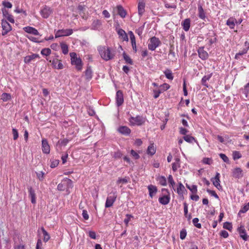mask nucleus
<instances>
[{
  "label": "nucleus",
  "instance_id": "f257e3e1",
  "mask_svg": "<svg viewBox=\"0 0 249 249\" xmlns=\"http://www.w3.org/2000/svg\"><path fill=\"white\" fill-rule=\"evenodd\" d=\"M97 50L101 57L105 61H108L114 58L115 54L111 51L109 47L100 46L98 47Z\"/></svg>",
  "mask_w": 249,
  "mask_h": 249
},
{
  "label": "nucleus",
  "instance_id": "f03ea898",
  "mask_svg": "<svg viewBox=\"0 0 249 249\" xmlns=\"http://www.w3.org/2000/svg\"><path fill=\"white\" fill-rule=\"evenodd\" d=\"M130 125L132 126L142 125L145 122V118L142 116L137 115L136 117L131 116L128 119Z\"/></svg>",
  "mask_w": 249,
  "mask_h": 249
},
{
  "label": "nucleus",
  "instance_id": "7ed1b4c3",
  "mask_svg": "<svg viewBox=\"0 0 249 249\" xmlns=\"http://www.w3.org/2000/svg\"><path fill=\"white\" fill-rule=\"evenodd\" d=\"M117 196V193L116 191L111 192L107 197L106 202L105 203L106 208L111 207L114 202L116 201Z\"/></svg>",
  "mask_w": 249,
  "mask_h": 249
},
{
  "label": "nucleus",
  "instance_id": "20e7f679",
  "mask_svg": "<svg viewBox=\"0 0 249 249\" xmlns=\"http://www.w3.org/2000/svg\"><path fill=\"white\" fill-rule=\"evenodd\" d=\"M160 44L161 41L160 40L159 38L156 36H153L150 39L148 47L149 50L154 51Z\"/></svg>",
  "mask_w": 249,
  "mask_h": 249
},
{
  "label": "nucleus",
  "instance_id": "39448f33",
  "mask_svg": "<svg viewBox=\"0 0 249 249\" xmlns=\"http://www.w3.org/2000/svg\"><path fill=\"white\" fill-rule=\"evenodd\" d=\"M71 57V63L72 65L76 66L77 70L80 71L82 69V61L80 58H77L76 54L74 53H70Z\"/></svg>",
  "mask_w": 249,
  "mask_h": 249
},
{
  "label": "nucleus",
  "instance_id": "423d86ee",
  "mask_svg": "<svg viewBox=\"0 0 249 249\" xmlns=\"http://www.w3.org/2000/svg\"><path fill=\"white\" fill-rule=\"evenodd\" d=\"M71 187H72V181L68 178L63 179L57 185V189L61 191L65 190L66 188Z\"/></svg>",
  "mask_w": 249,
  "mask_h": 249
},
{
  "label": "nucleus",
  "instance_id": "0eeeda50",
  "mask_svg": "<svg viewBox=\"0 0 249 249\" xmlns=\"http://www.w3.org/2000/svg\"><path fill=\"white\" fill-rule=\"evenodd\" d=\"M53 13L52 9L46 5L42 7L40 11V14L44 18H47Z\"/></svg>",
  "mask_w": 249,
  "mask_h": 249
},
{
  "label": "nucleus",
  "instance_id": "6e6552de",
  "mask_svg": "<svg viewBox=\"0 0 249 249\" xmlns=\"http://www.w3.org/2000/svg\"><path fill=\"white\" fill-rule=\"evenodd\" d=\"M73 31L71 29H61L58 30L55 34V37L57 38L63 36H69L71 35Z\"/></svg>",
  "mask_w": 249,
  "mask_h": 249
},
{
  "label": "nucleus",
  "instance_id": "1a4fd4ad",
  "mask_svg": "<svg viewBox=\"0 0 249 249\" xmlns=\"http://www.w3.org/2000/svg\"><path fill=\"white\" fill-rule=\"evenodd\" d=\"M1 26L2 28V35L5 36L8 32L12 30V27L10 24L7 22L6 20L2 19L1 20Z\"/></svg>",
  "mask_w": 249,
  "mask_h": 249
},
{
  "label": "nucleus",
  "instance_id": "9d476101",
  "mask_svg": "<svg viewBox=\"0 0 249 249\" xmlns=\"http://www.w3.org/2000/svg\"><path fill=\"white\" fill-rule=\"evenodd\" d=\"M115 99L117 107H120L123 104L124 102V95L121 90H119L117 91Z\"/></svg>",
  "mask_w": 249,
  "mask_h": 249
},
{
  "label": "nucleus",
  "instance_id": "9b49d317",
  "mask_svg": "<svg viewBox=\"0 0 249 249\" xmlns=\"http://www.w3.org/2000/svg\"><path fill=\"white\" fill-rule=\"evenodd\" d=\"M245 48L243 49L242 50L240 51L238 53H237L235 55V59H238L239 58V56L242 55H244L247 53L248 50H249V42L247 41H245L244 43Z\"/></svg>",
  "mask_w": 249,
  "mask_h": 249
},
{
  "label": "nucleus",
  "instance_id": "f8f14e48",
  "mask_svg": "<svg viewBox=\"0 0 249 249\" xmlns=\"http://www.w3.org/2000/svg\"><path fill=\"white\" fill-rule=\"evenodd\" d=\"M232 176L235 178L239 179L243 177V170L240 167H236L232 170Z\"/></svg>",
  "mask_w": 249,
  "mask_h": 249
},
{
  "label": "nucleus",
  "instance_id": "ddd939ff",
  "mask_svg": "<svg viewBox=\"0 0 249 249\" xmlns=\"http://www.w3.org/2000/svg\"><path fill=\"white\" fill-rule=\"evenodd\" d=\"M42 150L44 154H49L50 152V147L47 140L43 139L42 140Z\"/></svg>",
  "mask_w": 249,
  "mask_h": 249
},
{
  "label": "nucleus",
  "instance_id": "4468645a",
  "mask_svg": "<svg viewBox=\"0 0 249 249\" xmlns=\"http://www.w3.org/2000/svg\"><path fill=\"white\" fill-rule=\"evenodd\" d=\"M197 53L199 57L202 60H206L209 57V54L208 53L204 50V47L199 48L197 50Z\"/></svg>",
  "mask_w": 249,
  "mask_h": 249
},
{
  "label": "nucleus",
  "instance_id": "2eb2a0df",
  "mask_svg": "<svg viewBox=\"0 0 249 249\" xmlns=\"http://www.w3.org/2000/svg\"><path fill=\"white\" fill-rule=\"evenodd\" d=\"M52 63L53 67L57 69L60 70L63 68V65L62 64L60 60L58 58H53L52 60L50 61Z\"/></svg>",
  "mask_w": 249,
  "mask_h": 249
},
{
  "label": "nucleus",
  "instance_id": "dca6fc26",
  "mask_svg": "<svg viewBox=\"0 0 249 249\" xmlns=\"http://www.w3.org/2000/svg\"><path fill=\"white\" fill-rule=\"evenodd\" d=\"M118 132L124 135H128L131 133L130 129L126 126H121L118 128Z\"/></svg>",
  "mask_w": 249,
  "mask_h": 249
},
{
  "label": "nucleus",
  "instance_id": "f3484780",
  "mask_svg": "<svg viewBox=\"0 0 249 249\" xmlns=\"http://www.w3.org/2000/svg\"><path fill=\"white\" fill-rule=\"evenodd\" d=\"M170 200V195H164L159 198V202L164 205L168 204L169 203Z\"/></svg>",
  "mask_w": 249,
  "mask_h": 249
},
{
  "label": "nucleus",
  "instance_id": "a211bd4d",
  "mask_svg": "<svg viewBox=\"0 0 249 249\" xmlns=\"http://www.w3.org/2000/svg\"><path fill=\"white\" fill-rule=\"evenodd\" d=\"M24 31L29 34H33L34 35L37 36L39 35L38 31L34 27L30 26H27L23 28Z\"/></svg>",
  "mask_w": 249,
  "mask_h": 249
},
{
  "label": "nucleus",
  "instance_id": "6ab92c4d",
  "mask_svg": "<svg viewBox=\"0 0 249 249\" xmlns=\"http://www.w3.org/2000/svg\"><path fill=\"white\" fill-rule=\"evenodd\" d=\"M28 190L29 193V196L31 198L32 203L35 204L36 203V197L35 191L31 186L28 187Z\"/></svg>",
  "mask_w": 249,
  "mask_h": 249
},
{
  "label": "nucleus",
  "instance_id": "aec40b11",
  "mask_svg": "<svg viewBox=\"0 0 249 249\" xmlns=\"http://www.w3.org/2000/svg\"><path fill=\"white\" fill-rule=\"evenodd\" d=\"M191 20L190 18H186L181 22V25L183 27V30L187 32L189 31L190 28Z\"/></svg>",
  "mask_w": 249,
  "mask_h": 249
},
{
  "label": "nucleus",
  "instance_id": "412c9836",
  "mask_svg": "<svg viewBox=\"0 0 249 249\" xmlns=\"http://www.w3.org/2000/svg\"><path fill=\"white\" fill-rule=\"evenodd\" d=\"M198 17L206 21V19L207 18L205 16V13L203 10L202 6L201 5H198Z\"/></svg>",
  "mask_w": 249,
  "mask_h": 249
},
{
  "label": "nucleus",
  "instance_id": "4be33fe9",
  "mask_svg": "<svg viewBox=\"0 0 249 249\" xmlns=\"http://www.w3.org/2000/svg\"><path fill=\"white\" fill-rule=\"evenodd\" d=\"M117 13L122 18H125L126 15V12L121 5L117 6Z\"/></svg>",
  "mask_w": 249,
  "mask_h": 249
},
{
  "label": "nucleus",
  "instance_id": "5701e85b",
  "mask_svg": "<svg viewBox=\"0 0 249 249\" xmlns=\"http://www.w3.org/2000/svg\"><path fill=\"white\" fill-rule=\"evenodd\" d=\"M148 189L149 191V196L151 198L153 197V196L156 194L158 191L157 187L153 185H149L148 186Z\"/></svg>",
  "mask_w": 249,
  "mask_h": 249
},
{
  "label": "nucleus",
  "instance_id": "b1692460",
  "mask_svg": "<svg viewBox=\"0 0 249 249\" xmlns=\"http://www.w3.org/2000/svg\"><path fill=\"white\" fill-rule=\"evenodd\" d=\"M2 14L3 16L7 19V20L13 23L15 22V20L13 16L9 14L6 10H3Z\"/></svg>",
  "mask_w": 249,
  "mask_h": 249
},
{
  "label": "nucleus",
  "instance_id": "393cba45",
  "mask_svg": "<svg viewBox=\"0 0 249 249\" xmlns=\"http://www.w3.org/2000/svg\"><path fill=\"white\" fill-rule=\"evenodd\" d=\"M39 56L37 54L33 53L32 55L26 56L24 57V61L25 63H29L32 60L36 58H39Z\"/></svg>",
  "mask_w": 249,
  "mask_h": 249
},
{
  "label": "nucleus",
  "instance_id": "a878e982",
  "mask_svg": "<svg viewBox=\"0 0 249 249\" xmlns=\"http://www.w3.org/2000/svg\"><path fill=\"white\" fill-rule=\"evenodd\" d=\"M145 11V3L143 0L140 1L138 3V13L142 16Z\"/></svg>",
  "mask_w": 249,
  "mask_h": 249
},
{
  "label": "nucleus",
  "instance_id": "bb28decb",
  "mask_svg": "<svg viewBox=\"0 0 249 249\" xmlns=\"http://www.w3.org/2000/svg\"><path fill=\"white\" fill-rule=\"evenodd\" d=\"M117 33L119 36L121 37L123 40L127 41L128 40L127 35L124 30L120 29L118 30Z\"/></svg>",
  "mask_w": 249,
  "mask_h": 249
},
{
  "label": "nucleus",
  "instance_id": "cd10ccee",
  "mask_svg": "<svg viewBox=\"0 0 249 249\" xmlns=\"http://www.w3.org/2000/svg\"><path fill=\"white\" fill-rule=\"evenodd\" d=\"M238 231L240 233V237L245 241L247 240L248 235L246 234V231L243 227H240L238 229Z\"/></svg>",
  "mask_w": 249,
  "mask_h": 249
},
{
  "label": "nucleus",
  "instance_id": "c85d7f7f",
  "mask_svg": "<svg viewBox=\"0 0 249 249\" xmlns=\"http://www.w3.org/2000/svg\"><path fill=\"white\" fill-rule=\"evenodd\" d=\"M185 191H186L185 187L181 182H179L177 189V193L180 196L183 195Z\"/></svg>",
  "mask_w": 249,
  "mask_h": 249
},
{
  "label": "nucleus",
  "instance_id": "c756f323",
  "mask_svg": "<svg viewBox=\"0 0 249 249\" xmlns=\"http://www.w3.org/2000/svg\"><path fill=\"white\" fill-rule=\"evenodd\" d=\"M219 178L220 174L219 173H216L215 177L212 178L211 181L213 182V183L215 187L218 186L220 184V181Z\"/></svg>",
  "mask_w": 249,
  "mask_h": 249
},
{
  "label": "nucleus",
  "instance_id": "7c9ffc66",
  "mask_svg": "<svg viewBox=\"0 0 249 249\" xmlns=\"http://www.w3.org/2000/svg\"><path fill=\"white\" fill-rule=\"evenodd\" d=\"M156 148L155 147L154 143H151L149 146H148L147 149V153L148 155L152 156L156 153Z\"/></svg>",
  "mask_w": 249,
  "mask_h": 249
},
{
  "label": "nucleus",
  "instance_id": "2f4dec72",
  "mask_svg": "<svg viewBox=\"0 0 249 249\" xmlns=\"http://www.w3.org/2000/svg\"><path fill=\"white\" fill-rule=\"evenodd\" d=\"M213 73H211L210 74H208L207 75H205L201 79V84L206 87H208V84L206 83V81L209 80V79L212 77Z\"/></svg>",
  "mask_w": 249,
  "mask_h": 249
},
{
  "label": "nucleus",
  "instance_id": "473e14b6",
  "mask_svg": "<svg viewBox=\"0 0 249 249\" xmlns=\"http://www.w3.org/2000/svg\"><path fill=\"white\" fill-rule=\"evenodd\" d=\"M157 180L159 181V183L162 186H166L167 181L165 177L159 176L157 178Z\"/></svg>",
  "mask_w": 249,
  "mask_h": 249
},
{
  "label": "nucleus",
  "instance_id": "72a5a7b5",
  "mask_svg": "<svg viewBox=\"0 0 249 249\" xmlns=\"http://www.w3.org/2000/svg\"><path fill=\"white\" fill-rule=\"evenodd\" d=\"M164 73L166 76V77L169 80H173L174 78V76L173 75L172 71L169 69H166L164 71Z\"/></svg>",
  "mask_w": 249,
  "mask_h": 249
},
{
  "label": "nucleus",
  "instance_id": "f704fd0d",
  "mask_svg": "<svg viewBox=\"0 0 249 249\" xmlns=\"http://www.w3.org/2000/svg\"><path fill=\"white\" fill-rule=\"evenodd\" d=\"M236 20L235 19L233 18H229L226 22V24L231 29H234L235 26L234 21Z\"/></svg>",
  "mask_w": 249,
  "mask_h": 249
},
{
  "label": "nucleus",
  "instance_id": "c9c22d12",
  "mask_svg": "<svg viewBox=\"0 0 249 249\" xmlns=\"http://www.w3.org/2000/svg\"><path fill=\"white\" fill-rule=\"evenodd\" d=\"M92 71L90 67H88L85 71V76L86 78L88 79H90L92 78Z\"/></svg>",
  "mask_w": 249,
  "mask_h": 249
},
{
  "label": "nucleus",
  "instance_id": "e433bc0d",
  "mask_svg": "<svg viewBox=\"0 0 249 249\" xmlns=\"http://www.w3.org/2000/svg\"><path fill=\"white\" fill-rule=\"evenodd\" d=\"M41 230L44 236L43 240L45 242H47L50 239V236L43 227H42Z\"/></svg>",
  "mask_w": 249,
  "mask_h": 249
},
{
  "label": "nucleus",
  "instance_id": "4c0bfd02",
  "mask_svg": "<svg viewBox=\"0 0 249 249\" xmlns=\"http://www.w3.org/2000/svg\"><path fill=\"white\" fill-rule=\"evenodd\" d=\"M179 159L177 158L176 159V161L172 163V170L174 172H176L179 167Z\"/></svg>",
  "mask_w": 249,
  "mask_h": 249
},
{
  "label": "nucleus",
  "instance_id": "58836bf2",
  "mask_svg": "<svg viewBox=\"0 0 249 249\" xmlns=\"http://www.w3.org/2000/svg\"><path fill=\"white\" fill-rule=\"evenodd\" d=\"M11 98V96L10 94L7 93H3L2 94L1 96V99L3 102H6L9 100H10Z\"/></svg>",
  "mask_w": 249,
  "mask_h": 249
},
{
  "label": "nucleus",
  "instance_id": "ea45409f",
  "mask_svg": "<svg viewBox=\"0 0 249 249\" xmlns=\"http://www.w3.org/2000/svg\"><path fill=\"white\" fill-rule=\"evenodd\" d=\"M186 187L189 189L193 194H196L197 192V186L193 185L192 186H189L187 184H186Z\"/></svg>",
  "mask_w": 249,
  "mask_h": 249
},
{
  "label": "nucleus",
  "instance_id": "a19ab883",
  "mask_svg": "<svg viewBox=\"0 0 249 249\" xmlns=\"http://www.w3.org/2000/svg\"><path fill=\"white\" fill-rule=\"evenodd\" d=\"M242 92L245 95V97L248 98L249 93V82L244 86Z\"/></svg>",
  "mask_w": 249,
  "mask_h": 249
},
{
  "label": "nucleus",
  "instance_id": "79ce46f5",
  "mask_svg": "<svg viewBox=\"0 0 249 249\" xmlns=\"http://www.w3.org/2000/svg\"><path fill=\"white\" fill-rule=\"evenodd\" d=\"M61 48L64 54H66L68 53V46L66 44L63 43H61Z\"/></svg>",
  "mask_w": 249,
  "mask_h": 249
},
{
  "label": "nucleus",
  "instance_id": "37998d69",
  "mask_svg": "<svg viewBox=\"0 0 249 249\" xmlns=\"http://www.w3.org/2000/svg\"><path fill=\"white\" fill-rule=\"evenodd\" d=\"M183 139L186 142L190 143H192L194 141H195V138L190 135L184 136Z\"/></svg>",
  "mask_w": 249,
  "mask_h": 249
},
{
  "label": "nucleus",
  "instance_id": "c03bdc74",
  "mask_svg": "<svg viewBox=\"0 0 249 249\" xmlns=\"http://www.w3.org/2000/svg\"><path fill=\"white\" fill-rule=\"evenodd\" d=\"M51 53V50L49 48L43 49L41 51V53L43 55L48 56Z\"/></svg>",
  "mask_w": 249,
  "mask_h": 249
},
{
  "label": "nucleus",
  "instance_id": "a18cd8bd",
  "mask_svg": "<svg viewBox=\"0 0 249 249\" xmlns=\"http://www.w3.org/2000/svg\"><path fill=\"white\" fill-rule=\"evenodd\" d=\"M37 178L40 180L42 181L44 178L45 173L42 171L36 172Z\"/></svg>",
  "mask_w": 249,
  "mask_h": 249
},
{
  "label": "nucleus",
  "instance_id": "49530a36",
  "mask_svg": "<svg viewBox=\"0 0 249 249\" xmlns=\"http://www.w3.org/2000/svg\"><path fill=\"white\" fill-rule=\"evenodd\" d=\"M232 156L233 160H238L241 158V154L239 151H233L232 153Z\"/></svg>",
  "mask_w": 249,
  "mask_h": 249
},
{
  "label": "nucleus",
  "instance_id": "de8ad7c7",
  "mask_svg": "<svg viewBox=\"0 0 249 249\" xmlns=\"http://www.w3.org/2000/svg\"><path fill=\"white\" fill-rule=\"evenodd\" d=\"M198 221H199V219L198 218H195L193 219V223L194 224V225L198 228V229H200L201 228V224L199 223H198Z\"/></svg>",
  "mask_w": 249,
  "mask_h": 249
},
{
  "label": "nucleus",
  "instance_id": "09e8293b",
  "mask_svg": "<svg viewBox=\"0 0 249 249\" xmlns=\"http://www.w3.org/2000/svg\"><path fill=\"white\" fill-rule=\"evenodd\" d=\"M123 56H124V60L125 61V62L127 63H128L131 65H132L133 64V61H132V59L130 58V57L128 55H126L124 53H123Z\"/></svg>",
  "mask_w": 249,
  "mask_h": 249
},
{
  "label": "nucleus",
  "instance_id": "8fccbe9b",
  "mask_svg": "<svg viewBox=\"0 0 249 249\" xmlns=\"http://www.w3.org/2000/svg\"><path fill=\"white\" fill-rule=\"evenodd\" d=\"M51 163L50 167L52 168H53L56 167L58 165L59 163V160H51Z\"/></svg>",
  "mask_w": 249,
  "mask_h": 249
},
{
  "label": "nucleus",
  "instance_id": "3c124183",
  "mask_svg": "<svg viewBox=\"0 0 249 249\" xmlns=\"http://www.w3.org/2000/svg\"><path fill=\"white\" fill-rule=\"evenodd\" d=\"M170 88V86L166 83H164L161 85L160 86V89L162 91V92H163L164 91L167 90L168 89Z\"/></svg>",
  "mask_w": 249,
  "mask_h": 249
},
{
  "label": "nucleus",
  "instance_id": "603ef678",
  "mask_svg": "<svg viewBox=\"0 0 249 249\" xmlns=\"http://www.w3.org/2000/svg\"><path fill=\"white\" fill-rule=\"evenodd\" d=\"M187 235L186 230L184 229H182L180 232V238L181 239L183 240L185 238Z\"/></svg>",
  "mask_w": 249,
  "mask_h": 249
},
{
  "label": "nucleus",
  "instance_id": "864d4df0",
  "mask_svg": "<svg viewBox=\"0 0 249 249\" xmlns=\"http://www.w3.org/2000/svg\"><path fill=\"white\" fill-rule=\"evenodd\" d=\"M219 157L223 160L224 162H225L227 163H229V159L225 154H223V153H220L219 154Z\"/></svg>",
  "mask_w": 249,
  "mask_h": 249
},
{
  "label": "nucleus",
  "instance_id": "5fc2aeb1",
  "mask_svg": "<svg viewBox=\"0 0 249 249\" xmlns=\"http://www.w3.org/2000/svg\"><path fill=\"white\" fill-rule=\"evenodd\" d=\"M207 192L210 195H211V196H214L215 198L219 199V196H218V195L216 194V193H215V192L214 191L208 189L207 190Z\"/></svg>",
  "mask_w": 249,
  "mask_h": 249
},
{
  "label": "nucleus",
  "instance_id": "6e6d98bb",
  "mask_svg": "<svg viewBox=\"0 0 249 249\" xmlns=\"http://www.w3.org/2000/svg\"><path fill=\"white\" fill-rule=\"evenodd\" d=\"M12 133L13 135V139L16 140L18 137V133L17 129H12Z\"/></svg>",
  "mask_w": 249,
  "mask_h": 249
},
{
  "label": "nucleus",
  "instance_id": "4d7b16f0",
  "mask_svg": "<svg viewBox=\"0 0 249 249\" xmlns=\"http://www.w3.org/2000/svg\"><path fill=\"white\" fill-rule=\"evenodd\" d=\"M154 98H157L159 97L160 94L162 93V91H161L160 89H154Z\"/></svg>",
  "mask_w": 249,
  "mask_h": 249
},
{
  "label": "nucleus",
  "instance_id": "13d9d810",
  "mask_svg": "<svg viewBox=\"0 0 249 249\" xmlns=\"http://www.w3.org/2000/svg\"><path fill=\"white\" fill-rule=\"evenodd\" d=\"M249 210V205H245L244 207L241 208L239 211V213H245Z\"/></svg>",
  "mask_w": 249,
  "mask_h": 249
},
{
  "label": "nucleus",
  "instance_id": "bf43d9fd",
  "mask_svg": "<svg viewBox=\"0 0 249 249\" xmlns=\"http://www.w3.org/2000/svg\"><path fill=\"white\" fill-rule=\"evenodd\" d=\"M69 140L68 139H64L62 140L59 141L58 142V143L60 144L62 146H65L67 144V143L69 142Z\"/></svg>",
  "mask_w": 249,
  "mask_h": 249
},
{
  "label": "nucleus",
  "instance_id": "052dcab7",
  "mask_svg": "<svg viewBox=\"0 0 249 249\" xmlns=\"http://www.w3.org/2000/svg\"><path fill=\"white\" fill-rule=\"evenodd\" d=\"M168 180L170 185L173 187V186L175 185V182L171 175H169L168 177Z\"/></svg>",
  "mask_w": 249,
  "mask_h": 249
},
{
  "label": "nucleus",
  "instance_id": "680f3d73",
  "mask_svg": "<svg viewBox=\"0 0 249 249\" xmlns=\"http://www.w3.org/2000/svg\"><path fill=\"white\" fill-rule=\"evenodd\" d=\"M127 182H128V180L126 179V178H119L118 180L117 181V183L118 184H119L120 183L126 184Z\"/></svg>",
  "mask_w": 249,
  "mask_h": 249
},
{
  "label": "nucleus",
  "instance_id": "e2e57ef3",
  "mask_svg": "<svg viewBox=\"0 0 249 249\" xmlns=\"http://www.w3.org/2000/svg\"><path fill=\"white\" fill-rule=\"evenodd\" d=\"M144 27L141 26L137 29L135 31V33L137 34L140 36H141L142 34Z\"/></svg>",
  "mask_w": 249,
  "mask_h": 249
},
{
  "label": "nucleus",
  "instance_id": "0e129e2a",
  "mask_svg": "<svg viewBox=\"0 0 249 249\" xmlns=\"http://www.w3.org/2000/svg\"><path fill=\"white\" fill-rule=\"evenodd\" d=\"M131 155L135 159L137 160L140 158L139 155L134 150H131L130 151Z\"/></svg>",
  "mask_w": 249,
  "mask_h": 249
},
{
  "label": "nucleus",
  "instance_id": "69168bd1",
  "mask_svg": "<svg viewBox=\"0 0 249 249\" xmlns=\"http://www.w3.org/2000/svg\"><path fill=\"white\" fill-rule=\"evenodd\" d=\"M202 162L204 164L210 165L212 163V160L208 158H204L202 160Z\"/></svg>",
  "mask_w": 249,
  "mask_h": 249
},
{
  "label": "nucleus",
  "instance_id": "338daca9",
  "mask_svg": "<svg viewBox=\"0 0 249 249\" xmlns=\"http://www.w3.org/2000/svg\"><path fill=\"white\" fill-rule=\"evenodd\" d=\"M82 216L85 220H88L89 218V216L88 213V212L85 210H83Z\"/></svg>",
  "mask_w": 249,
  "mask_h": 249
},
{
  "label": "nucleus",
  "instance_id": "774afa93",
  "mask_svg": "<svg viewBox=\"0 0 249 249\" xmlns=\"http://www.w3.org/2000/svg\"><path fill=\"white\" fill-rule=\"evenodd\" d=\"M220 235L224 238H227L229 236L228 232L225 230L221 231Z\"/></svg>",
  "mask_w": 249,
  "mask_h": 249
}]
</instances>
